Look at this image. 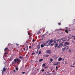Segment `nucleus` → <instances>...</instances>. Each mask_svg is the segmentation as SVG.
<instances>
[{
	"label": "nucleus",
	"instance_id": "obj_11",
	"mask_svg": "<svg viewBox=\"0 0 75 75\" xmlns=\"http://www.w3.org/2000/svg\"><path fill=\"white\" fill-rule=\"evenodd\" d=\"M44 59H40L39 60V62H42V61H43V60Z\"/></svg>",
	"mask_w": 75,
	"mask_h": 75
},
{
	"label": "nucleus",
	"instance_id": "obj_61",
	"mask_svg": "<svg viewBox=\"0 0 75 75\" xmlns=\"http://www.w3.org/2000/svg\"><path fill=\"white\" fill-rule=\"evenodd\" d=\"M47 46H48V45H47Z\"/></svg>",
	"mask_w": 75,
	"mask_h": 75
},
{
	"label": "nucleus",
	"instance_id": "obj_40",
	"mask_svg": "<svg viewBox=\"0 0 75 75\" xmlns=\"http://www.w3.org/2000/svg\"><path fill=\"white\" fill-rule=\"evenodd\" d=\"M54 43H56V41L55 40H54Z\"/></svg>",
	"mask_w": 75,
	"mask_h": 75
},
{
	"label": "nucleus",
	"instance_id": "obj_32",
	"mask_svg": "<svg viewBox=\"0 0 75 75\" xmlns=\"http://www.w3.org/2000/svg\"><path fill=\"white\" fill-rule=\"evenodd\" d=\"M25 73V72H22V74H24Z\"/></svg>",
	"mask_w": 75,
	"mask_h": 75
},
{
	"label": "nucleus",
	"instance_id": "obj_16",
	"mask_svg": "<svg viewBox=\"0 0 75 75\" xmlns=\"http://www.w3.org/2000/svg\"><path fill=\"white\" fill-rule=\"evenodd\" d=\"M40 46L38 45V49H40Z\"/></svg>",
	"mask_w": 75,
	"mask_h": 75
},
{
	"label": "nucleus",
	"instance_id": "obj_46",
	"mask_svg": "<svg viewBox=\"0 0 75 75\" xmlns=\"http://www.w3.org/2000/svg\"><path fill=\"white\" fill-rule=\"evenodd\" d=\"M75 62H74V63L73 65H75Z\"/></svg>",
	"mask_w": 75,
	"mask_h": 75
},
{
	"label": "nucleus",
	"instance_id": "obj_22",
	"mask_svg": "<svg viewBox=\"0 0 75 75\" xmlns=\"http://www.w3.org/2000/svg\"><path fill=\"white\" fill-rule=\"evenodd\" d=\"M45 63L43 64H42L43 67H45Z\"/></svg>",
	"mask_w": 75,
	"mask_h": 75
},
{
	"label": "nucleus",
	"instance_id": "obj_31",
	"mask_svg": "<svg viewBox=\"0 0 75 75\" xmlns=\"http://www.w3.org/2000/svg\"><path fill=\"white\" fill-rule=\"evenodd\" d=\"M33 42H34V41H35V40L34 39H33Z\"/></svg>",
	"mask_w": 75,
	"mask_h": 75
},
{
	"label": "nucleus",
	"instance_id": "obj_43",
	"mask_svg": "<svg viewBox=\"0 0 75 75\" xmlns=\"http://www.w3.org/2000/svg\"><path fill=\"white\" fill-rule=\"evenodd\" d=\"M34 54H35L34 53H33L32 54V55H34Z\"/></svg>",
	"mask_w": 75,
	"mask_h": 75
},
{
	"label": "nucleus",
	"instance_id": "obj_59",
	"mask_svg": "<svg viewBox=\"0 0 75 75\" xmlns=\"http://www.w3.org/2000/svg\"><path fill=\"white\" fill-rule=\"evenodd\" d=\"M37 70H38V71H39V69H37Z\"/></svg>",
	"mask_w": 75,
	"mask_h": 75
},
{
	"label": "nucleus",
	"instance_id": "obj_10",
	"mask_svg": "<svg viewBox=\"0 0 75 75\" xmlns=\"http://www.w3.org/2000/svg\"><path fill=\"white\" fill-rule=\"evenodd\" d=\"M62 58H61V57L59 58L58 59L59 61H62Z\"/></svg>",
	"mask_w": 75,
	"mask_h": 75
},
{
	"label": "nucleus",
	"instance_id": "obj_38",
	"mask_svg": "<svg viewBox=\"0 0 75 75\" xmlns=\"http://www.w3.org/2000/svg\"><path fill=\"white\" fill-rule=\"evenodd\" d=\"M59 30L58 29H56V31H59Z\"/></svg>",
	"mask_w": 75,
	"mask_h": 75
},
{
	"label": "nucleus",
	"instance_id": "obj_56",
	"mask_svg": "<svg viewBox=\"0 0 75 75\" xmlns=\"http://www.w3.org/2000/svg\"><path fill=\"white\" fill-rule=\"evenodd\" d=\"M68 31H71V30H68Z\"/></svg>",
	"mask_w": 75,
	"mask_h": 75
},
{
	"label": "nucleus",
	"instance_id": "obj_58",
	"mask_svg": "<svg viewBox=\"0 0 75 75\" xmlns=\"http://www.w3.org/2000/svg\"><path fill=\"white\" fill-rule=\"evenodd\" d=\"M48 75H50V73L49 74H48Z\"/></svg>",
	"mask_w": 75,
	"mask_h": 75
},
{
	"label": "nucleus",
	"instance_id": "obj_24",
	"mask_svg": "<svg viewBox=\"0 0 75 75\" xmlns=\"http://www.w3.org/2000/svg\"><path fill=\"white\" fill-rule=\"evenodd\" d=\"M56 69L57 70H58V66H56Z\"/></svg>",
	"mask_w": 75,
	"mask_h": 75
},
{
	"label": "nucleus",
	"instance_id": "obj_28",
	"mask_svg": "<svg viewBox=\"0 0 75 75\" xmlns=\"http://www.w3.org/2000/svg\"><path fill=\"white\" fill-rule=\"evenodd\" d=\"M50 60L51 62H52L53 61L52 59H50Z\"/></svg>",
	"mask_w": 75,
	"mask_h": 75
},
{
	"label": "nucleus",
	"instance_id": "obj_1",
	"mask_svg": "<svg viewBox=\"0 0 75 75\" xmlns=\"http://www.w3.org/2000/svg\"><path fill=\"white\" fill-rule=\"evenodd\" d=\"M14 61L15 62H13L12 63V65L16 64V62H21V60H19V59H18V58H16L14 59Z\"/></svg>",
	"mask_w": 75,
	"mask_h": 75
},
{
	"label": "nucleus",
	"instance_id": "obj_50",
	"mask_svg": "<svg viewBox=\"0 0 75 75\" xmlns=\"http://www.w3.org/2000/svg\"><path fill=\"white\" fill-rule=\"evenodd\" d=\"M13 71V72H16V70H14Z\"/></svg>",
	"mask_w": 75,
	"mask_h": 75
},
{
	"label": "nucleus",
	"instance_id": "obj_37",
	"mask_svg": "<svg viewBox=\"0 0 75 75\" xmlns=\"http://www.w3.org/2000/svg\"><path fill=\"white\" fill-rule=\"evenodd\" d=\"M16 45L17 46H18V44H17V43H16Z\"/></svg>",
	"mask_w": 75,
	"mask_h": 75
},
{
	"label": "nucleus",
	"instance_id": "obj_19",
	"mask_svg": "<svg viewBox=\"0 0 75 75\" xmlns=\"http://www.w3.org/2000/svg\"><path fill=\"white\" fill-rule=\"evenodd\" d=\"M57 42H58L59 41V42H61V40H60V39H58V40H57Z\"/></svg>",
	"mask_w": 75,
	"mask_h": 75
},
{
	"label": "nucleus",
	"instance_id": "obj_54",
	"mask_svg": "<svg viewBox=\"0 0 75 75\" xmlns=\"http://www.w3.org/2000/svg\"><path fill=\"white\" fill-rule=\"evenodd\" d=\"M74 40H75V37L74 38Z\"/></svg>",
	"mask_w": 75,
	"mask_h": 75
},
{
	"label": "nucleus",
	"instance_id": "obj_29",
	"mask_svg": "<svg viewBox=\"0 0 75 75\" xmlns=\"http://www.w3.org/2000/svg\"><path fill=\"white\" fill-rule=\"evenodd\" d=\"M54 43H53L52 44H51V45L52 46H53V45H54Z\"/></svg>",
	"mask_w": 75,
	"mask_h": 75
},
{
	"label": "nucleus",
	"instance_id": "obj_8",
	"mask_svg": "<svg viewBox=\"0 0 75 75\" xmlns=\"http://www.w3.org/2000/svg\"><path fill=\"white\" fill-rule=\"evenodd\" d=\"M64 43L66 45H69L70 44V43L68 42H65Z\"/></svg>",
	"mask_w": 75,
	"mask_h": 75
},
{
	"label": "nucleus",
	"instance_id": "obj_39",
	"mask_svg": "<svg viewBox=\"0 0 75 75\" xmlns=\"http://www.w3.org/2000/svg\"><path fill=\"white\" fill-rule=\"evenodd\" d=\"M48 42H49V40H48V41H47V42H46V43H48Z\"/></svg>",
	"mask_w": 75,
	"mask_h": 75
},
{
	"label": "nucleus",
	"instance_id": "obj_14",
	"mask_svg": "<svg viewBox=\"0 0 75 75\" xmlns=\"http://www.w3.org/2000/svg\"><path fill=\"white\" fill-rule=\"evenodd\" d=\"M40 47H41V48H42L44 47V46L43 44H42L41 45Z\"/></svg>",
	"mask_w": 75,
	"mask_h": 75
},
{
	"label": "nucleus",
	"instance_id": "obj_53",
	"mask_svg": "<svg viewBox=\"0 0 75 75\" xmlns=\"http://www.w3.org/2000/svg\"><path fill=\"white\" fill-rule=\"evenodd\" d=\"M65 64H67V63L66 62H65Z\"/></svg>",
	"mask_w": 75,
	"mask_h": 75
},
{
	"label": "nucleus",
	"instance_id": "obj_4",
	"mask_svg": "<svg viewBox=\"0 0 75 75\" xmlns=\"http://www.w3.org/2000/svg\"><path fill=\"white\" fill-rule=\"evenodd\" d=\"M63 47H65V49H66L67 50H68V49H69V47H68V46H67V45L65 44H64L63 45Z\"/></svg>",
	"mask_w": 75,
	"mask_h": 75
},
{
	"label": "nucleus",
	"instance_id": "obj_52",
	"mask_svg": "<svg viewBox=\"0 0 75 75\" xmlns=\"http://www.w3.org/2000/svg\"><path fill=\"white\" fill-rule=\"evenodd\" d=\"M63 33H64V32H62V34H63Z\"/></svg>",
	"mask_w": 75,
	"mask_h": 75
},
{
	"label": "nucleus",
	"instance_id": "obj_15",
	"mask_svg": "<svg viewBox=\"0 0 75 75\" xmlns=\"http://www.w3.org/2000/svg\"><path fill=\"white\" fill-rule=\"evenodd\" d=\"M65 38H61L60 40H65Z\"/></svg>",
	"mask_w": 75,
	"mask_h": 75
},
{
	"label": "nucleus",
	"instance_id": "obj_51",
	"mask_svg": "<svg viewBox=\"0 0 75 75\" xmlns=\"http://www.w3.org/2000/svg\"><path fill=\"white\" fill-rule=\"evenodd\" d=\"M59 30H62V29H60Z\"/></svg>",
	"mask_w": 75,
	"mask_h": 75
},
{
	"label": "nucleus",
	"instance_id": "obj_12",
	"mask_svg": "<svg viewBox=\"0 0 75 75\" xmlns=\"http://www.w3.org/2000/svg\"><path fill=\"white\" fill-rule=\"evenodd\" d=\"M64 31L66 33H67V34H68V30H64Z\"/></svg>",
	"mask_w": 75,
	"mask_h": 75
},
{
	"label": "nucleus",
	"instance_id": "obj_25",
	"mask_svg": "<svg viewBox=\"0 0 75 75\" xmlns=\"http://www.w3.org/2000/svg\"><path fill=\"white\" fill-rule=\"evenodd\" d=\"M29 40H31V39H32V38L30 37L29 38Z\"/></svg>",
	"mask_w": 75,
	"mask_h": 75
},
{
	"label": "nucleus",
	"instance_id": "obj_47",
	"mask_svg": "<svg viewBox=\"0 0 75 75\" xmlns=\"http://www.w3.org/2000/svg\"><path fill=\"white\" fill-rule=\"evenodd\" d=\"M28 35H30V33H28Z\"/></svg>",
	"mask_w": 75,
	"mask_h": 75
},
{
	"label": "nucleus",
	"instance_id": "obj_60",
	"mask_svg": "<svg viewBox=\"0 0 75 75\" xmlns=\"http://www.w3.org/2000/svg\"><path fill=\"white\" fill-rule=\"evenodd\" d=\"M70 29V28H69V30Z\"/></svg>",
	"mask_w": 75,
	"mask_h": 75
},
{
	"label": "nucleus",
	"instance_id": "obj_7",
	"mask_svg": "<svg viewBox=\"0 0 75 75\" xmlns=\"http://www.w3.org/2000/svg\"><path fill=\"white\" fill-rule=\"evenodd\" d=\"M58 42H57V43H55L54 44V45H55V48H56V47H58Z\"/></svg>",
	"mask_w": 75,
	"mask_h": 75
},
{
	"label": "nucleus",
	"instance_id": "obj_5",
	"mask_svg": "<svg viewBox=\"0 0 75 75\" xmlns=\"http://www.w3.org/2000/svg\"><path fill=\"white\" fill-rule=\"evenodd\" d=\"M53 41H54V40L51 39L48 43L49 45H51V43H52V42Z\"/></svg>",
	"mask_w": 75,
	"mask_h": 75
},
{
	"label": "nucleus",
	"instance_id": "obj_41",
	"mask_svg": "<svg viewBox=\"0 0 75 75\" xmlns=\"http://www.w3.org/2000/svg\"><path fill=\"white\" fill-rule=\"evenodd\" d=\"M5 54H8V52L5 53Z\"/></svg>",
	"mask_w": 75,
	"mask_h": 75
},
{
	"label": "nucleus",
	"instance_id": "obj_33",
	"mask_svg": "<svg viewBox=\"0 0 75 75\" xmlns=\"http://www.w3.org/2000/svg\"><path fill=\"white\" fill-rule=\"evenodd\" d=\"M42 72H43V71H44V69H42Z\"/></svg>",
	"mask_w": 75,
	"mask_h": 75
},
{
	"label": "nucleus",
	"instance_id": "obj_49",
	"mask_svg": "<svg viewBox=\"0 0 75 75\" xmlns=\"http://www.w3.org/2000/svg\"><path fill=\"white\" fill-rule=\"evenodd\" d=\"M74 37V36H73V35L72 36V37Z\"/></svg>",
	"mask_w": 75,
	"mask_h": 75
},
{
	"label": "nucleus",
	"instance_id": "obj_45",
	"mask_svg": "<svg viewBox=\"0 0 75 75\" xmlns=\"http://www.w3.org/2000/svg\"><path fill=\"white\" fill-rule=\"evenodd\" d=\"M72 67H73V68H74V67H75V66H72Z\"/></svg>",
	"mask_w": 75,
	"mask_h": 75
},
{
	"label": "nucleus",
	"instance_id": "obj_48",
	"mask_svg": "<svg viewBox=\"0 0 75 75\" xmlns=\"http://www.w3.org/2000/svg\"><path fill=\"white\" fill-rule=\"evenodd\" d=\"M4 72V71H3V70H2V74H3Z\"/></svg>",
	"mask_w": 75,
	"mask_h": 75
},
{
	"label": "nucleus",
	"instance_id": "obj_57",
	"mask_svg": "<svg viewBox=\"0 0 75 75\" xmlns=\"http://www.w3.org/2000/svg\"><path fill=\"white\" fill-rule=\"evenodd\" d=\"M65 41V40H63V41Z\"/></svg>",
	"mask_w": 75,
	"mask_h": 75
},
{
	"label": "nucleus",
	"instance_id": "obj_13",
	"mask_svg": "<svg viewBox=\"0 0 75 75\" xmlns=\"http://www.w3.org/2000/svg\"><path fill=\"white\" fill-rule=\"evenodd\" d=\"M6 67H4L3 70V71H6Z\"/></svg>",
	"mask_w": 75,
	"mask_h": 75
},
{
	"label": "nucleus",
	"instance_id": "obj_3",
	"mask_svg": "<svg viewBox=\"0 0 75 75\" xmlns=\"http://www.w3.org/2000/svg\"><path fill=\"white\" fill-rule=\"evenodd\" d=\"M46 52L47 54H52V52H51V51L50 50H47L46 51Z\"/></svg>",
	"mask_w": 75,
	"mask_h": 75
},
{
	"label": "nucleus",
	"instance_id": "obj_23",
	"mask_svg": "<svg viewBox=\"0 0 75 75\" xmlns=\"http://www.w3.org/2000/svg\"><path fill=\"white\" fill-rule=\"evenodd\" d=\"M46 57H49V55L48 54H47L46 55Z\"/></svg>",
	"mask_w": 75,
	"mask_h": 75
},
{
	"label": "nucleus",
	"instance_id": "obj_20",
	"mask_svg": "<svg viewBox=\"0 0 75 75\" xmlns=\"http://www.w3.org/2000/svg\"><path fill=\"white\" fill-rule=\"evenodd\" d=\"M65 48L64 47V48H62V50L63 51H65Z\"/></svg>",
	"mask_w": 75,
	"mask_h": 75
},
{
	"label": "nucleus",
	"instance_id": "obj_18",
	"mask_svg": "<svg viewBox=\"0 0 75 75\" xmlns=\"http://www.w3.org/2000/svg\"><path fill=\"white\" fill-rule=\"evenodd\" d=\"M43 45H44V46H47V43H44Z\"/></svg>",
	"mask_w": 75,
	"mask_h": 75
},
{
	"label": "nucleus",
	"instance_id": "obj_2",
	"mask_svg": "<svg viewBox=\"0 0 75 75\" xmlns=\"http://www.w3.org/2000/svg\"><path fill=\"white\" fill-rule=\"evenodd\" d=\"M64 42H63L61 43H60L59 45H58V46L57 47V48H60L61 47H64V46H63V44H64Z\"/></svg>",
	"mask_w": 75,
	"mask_h": 75
},
{
	"label": "nucleus",
	"instance_id": "obj_34",
	"mask_svg": "<svg viewBox=\"0 0 75 75\" xmlns=\"http://www.w3.org/2000/svg\"><path fill=\"white\" fill-rule=\"evenodd\" d=\"M31 48V46H29V48L30 49V48Z\"/></svg>",
	"mask_w": 75,
	"mask_h": 75
},
{
	"label": "nucleus",
	"instance_id": "obj_30",
	"mask_svg": "<svg viewBox=\"0 0 75 75\" xmlns=\"http://www.w3.org/2000/svg\"><path fill=\"white\" fill-rule=\"evenodd\" d=\"M60 24H61V23H58V25H60Z\"/></svg>",
	"mask_w": 75,
	"mask_h": 75
},
{
	"label": "nucleus",
	"instance_id": "obj_27",
	"mask_svg": "<svg viewBox=\"0 0 75 75\" xmlns=\"http://www.w3.org/2000/svg\"><path fill=\"white\" fill-rule=\"evenodd\" d=\"M23 58V57H21V56H19V58L21 59V58Z\"/></svg>",
	"mask_w": 75,
	"mask_h": 75
},
{
	"label": "nucleus",
	"instance_id": "obj_26",
	"mask_svg": "<svg viewBox=\"0 0 75 75\" xmlns=\"http://www.w3.org/2000/svg\"><path fill=\"white\" fill-rule=\"evenodd\" d=\"M45 69H47L48 68V67L46 66L45 67Z\"/></svg>",
	"mask_w": 75,
	"mask_h": 75
},
{
	"label": "nucleus",
	"instance_id": "obj_44",
	"mask_svg": "<svg viewBox=\"0 0 75 75\" xmlns=\"http://www.w3.org/2000/svg\"><path fill=\"white\" fill-rule=\"evenodd\" d=\"M69 52H71V50H69Z\"/></svg>",
	"mask_w": 75,
	"mask_h": 75
},
{
	"label": "nucleus",
	"instance_id": "obj_55",
	"mask_svg": "<svg viewBox=\"0 0 75 75\" xmlns=\"http://www.w3.org/2000/svg\"><path fill=\"white\" fill-rule=\"evenodd\" d=\"M38 52V50L37 51V52Z\"/></svg>",
	"mask_w": 75,
	"mask_h": 75
},
{
	"label": "nucleus",
	"instance_id": "obj_36",
	"mask_svg": "<svg viewBox=\"0 0 75 75\" xmlns=\"http://www.w3.org/2000/svg\"><path fill=\"white\" fill-rule=\"evenodd\" d=\"M23 50H24V51H25V48H23Z\"/></svg>",
	"mask_w": 75,
	"mask_h": 75
},
{
	"label": "nucleus",
	"instance_id": "obj_9",
	"mask_svg": "<svg viewBox=\"0 0 75 75\" xmlns=\"http://www.w3.org/2000/svg\"><path fill=\"white\" fill-rule=\"evenodd\" d=\"M59 64H60V62H58L56 64H54L55 65H59Z\"/></svg>",
	"mask_w": 75,
	"mask_h": 75
},
{
	"label": "nucleus",
	"instance_id": "obj_6",
	"mask_svg": "<svg viewBox=\"0 0 75 75\" xmlns=\"http://www.w3.org/2000/svg\"><path fill=\"white\" fill-rule=\"evenodd\" d=\"M8 50V49L7 48V47H6L4 49V51H7Z\"/></svg>",
	"mask_w": 75,
	"mask_h": 75
},
{
	"label": "nucleus",
	"instance_id": "obj_35",
	"mask_svg": "<svg viewBox=\"0 0 75 75\" xmlns=\"http://www.w3.org/2000/svg\"><path fill=\"white\" fill-rule=\"evenodd\" d=\"M42 38H43V37H44V35H42Z\"/></svg>",
	"mask_w": 75,
	"mask_h": 75
},
{
	"label": "nucleus",
	"instance_id": "obj_42",
	"mask_svg": "<svg viewBox=\"0 0 75 75\" xmlns=\"http://www.w3.org/2000/svg\"><path fill=\"white\" fill-rule=\"evenodd\" d=\"M38 33H39V34H40L41 32H40V31H39L38 32Z\"/></svg>",
	"mask_w": 75,
	"mask_h": 75
},
{
	"label": "nucleus",
	"instance_id": "obj_17",
	"mask_svg": "<svg viewBox=\"0 0 75 75\" xmlns=\"http://www.w3.org/2000/svg\"><path fill=\"white\" fill-rule=\"evenodd\" d=\"M16 71H18V68L17 67L16 68Z\"/></svg>",
	"mask_w": 75,
	"mask_h": 75
},
{
	"label": "nucleus",
	"instance_id": "obj_21",
	"mask_svg": "<svg viewBox=\"0 0 75 75\" xmlns=\"http://www.w3.org/2000/svg\"><path fill=\"white\" fill-rule=\"evenodd\" d=\"M39 54H41V51H40L38 53Z\"/></svg>",
	"mask_w": 75,
	"mask_h": 75
}]
</instances>
